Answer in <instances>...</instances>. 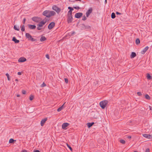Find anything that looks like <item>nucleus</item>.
Wrapping results in <instances>:
<instances>
[{"instance_id":"f257e3e1","label":"nucleus","mask_w":152,"mask_h":152,"mask_svg":"<svg viewBox=\"0 0 152 152\" xmlns=\"http://www.w3.org/2000/svg\"><path fill=\"white\" fill-rule=\"evenodd\" d=\"M55 14L56 12L54 11L47 10L44 11L42 13V15H43L48 18H50Z\"/></svg>"},{"instance_id":"f03ea898","label":"nucleus","mask_w":152,"mask_h":152,"mask_svg":"<svg viewBox=\"0 0 152 152\" xmlns=\"http://www.w3.org/2000/svg\"><path fill=\"white\" fill-rule=\"evenodd\" d=\"M108 103V101L107 100H105L101 101L99 103V105L103 109L105 108L106 106Z\"/></svg>"},{"instance_id":"7ed1b4c3","label":"nucleus","mask_w":152,"mask_h":152,"mask_svg":"<svg viewBox=\"0 0 152 152\" xmlns=\"http://www.w3.org/2000/svg\"><path fill=\"white\" fill-rule=\"evenodd\" d=\"M32 20L35 22L38 23L42 20V19L40 18L37 17H34L32 18Z\"/></svg>"},{"instance_id":"20e7f679","label":"nucleus","mask_w":152,"mask_h":152,"mask_svg":"<svg viewBox=\"0 0 152 152\" xmlns=\"http://www.w3.org/2000/svg\"><path fill=\"white\" fill-rule=\"evenodd\" d=\"M47 21V20L45 18V19L43 20L42 21H40L39 24L37 25V26H39L42 27L44 25Z\"/></svg>"},{"instance_id":"39448f33","label":"nucleus","mask_w":152,"mask_h":152,"mask_svg":"<svg viewBox=\"0 0 152 152\" xmlns=\"http://www.w3.org/2000/svg\"><path fill=\"white\" fill-rule=\"evenodd\" d=\"M52 9L58 13H59L61 11V9L56 5L53 6L52 7Z\"/></svg>"},{"instance_id":"423d86ee","label":"nucleus","mask_w":152,"mask_h":152,"mask_svg":"<svg viewBox=\"0 0 152 152\" xmlns=\"http://www.w3.org/2000/svg\"><path fill=\"white\" fill-rule=\"evenodd\" d=\"M55 23L54 22H51L49 24L48 26V29L50 30L52 29L55 26Z\"/></svg>"},{"instance_id":"0eeeda50","label":"nucleus","mask_w":152,"mask_h":152,"mask_svg":"<svg viewBox=\"0 0 152 152\" xmlns=\"http://www.w3.org/2000/svg\"><path fill=\"white\" fill-rule=\"evenodd\" d=\"M72 15H67V22L68 23H71L73 20Z\"/></svg>"},{"instance_id":"6e6552de","label":"nucleus","mask_w":152,"mask_h":152,"mask_svg":"<svg viewBox=\"0 0 152 152\" xmlns=\"http://www.w3.org/2000/svg\"><path fill=\"white\" fill-rule=\"evenodd\" d=\"M83 15V14L81 12H78L76 13L75 15V18H79L81 17Z\"/></svg>"},{"instance_id":"1a4fd4ad","label":"nucleus","mask_w":152,"mask_h":152,"mask_svg":"<svg viewBox=\"0 0 152 152\" xmlns=\"http://www.w3.org/2000/svg\"><path fill=\"white\" fill-rule=\"evenodd\" d=\"M69 124L67 123H63L62 125V129H66V127L69 125Z\"/></svg>"},{"instance_id":"9d476101","label":"nucleus","mask_w":152,"mask_h":152,"mask_svg":"<svg viewBox=\"0 0 152 152\" xmlns=\"http://www.w3.org/2000/svg\"><path fill=\"white\" fill-rule=\"evenodd\" d=\"M92 9L91 8H90L86 13L87 17H88L90 14L92 12Z\"/></svg>"},{"instance_id":"9b49d317","label":"nucleus","mask_w":152,"mask_h":152,"mask_svg":"<svg viewBox=\"0 0 152 152\" xmlns=\"http://www.w3.org/2000/svg\"><path fill=\"white\" fill-rule=\"evenodd\" d=\"M47 119H48V118H44L43 119H42L41 120V121L40 124H41V125L42 126H43L44 125V124L45 123L46 121H47Z\"/></svg>"},{"instance_id":"f8f14e48","label":"nucleus","mask_w":152,"mask_h":152,"mask_svg":"<svg viewBox=\"0 0 152 152\" xmlns=\"http://www.w3.org/2000/svg\"><path fill=\"white\" fill-rule=\"evenodd\" d=\"M26 59L24 57H21L19 58L18 60L19 62H24L26 61Z\"/></svg>"},{"instance_id":"ddd939ff","label":"nucleus","mask_w":152,"mask_h":152,"mask_svg":"<svg viewBox=\"0 0 152 152\" xmlns=\"http://www.w3.org/2000/svg\"><path fill=\"white\" fill-rule=\"evenodd\" d=\"M143 136L148 139H151L152 138V136L150 134H142Z\"/></svg>"},{"instance_id":"4468645a","label":"nucleus","mask_w":152,"mask_h":152,"mask_svg":"<svg viewBox=\"0 0 152 152\" xmlns=\"http://www.w3.org/2000/svg\"><path fill=\"white\" fill-rule=\"evenodd\" d=\"M28 28L31 29H34L36 28V26L34 25H31V24H28Z\"/></svg>"},{"instance_id":"2eb2a0df","label":"nucleus","mask_w":152,"mask_h":152,"mask_svg":"<svg viewBox=\"0 0 152 152\" xmlns=\"http://www.w3.org/2000/svg\"><path fill=\"white\" fill-rule=\"evenodd\" d=\"M148 46H146L145 48L141 51V53L142 54H144L145 52L147 51L148 49Z\"/></svg>"},{"instance_id":"dca6fc26","label":"nucleus","mask_w":152,"mask_h":152,"mask_svg":"<svg viewBox=\"0 0 152 152\" xmlns=\"http://www.w3.org/2000/svg\"><path fill=\"white\" fill-rule=\"evenodd\" d=\"M26 38L30 40L31 38H32L31 36L28 33H26Z\"/></svg>"},{"instance_id":"f3484780","label":"nucleus","mask_w":152,"mask_h":152,"mask_svg":"<svg viewBox=\"0 0 152 152\" xmlns=\"http://www.w3.org/2000/svg\"><path fill=\"white\" fill-rule=\"evenodd\" d=\"M12 40L14 41L15 43H18L20 42L19 40L17 39L15 37H13Z\"/></svg>"},{"instance_id":"a211bd4d","label":"nucleus","mask_w":152,"mask_h":152,"mask_svg":"<svg viewBox=\"0 0 152 152\" xmlns=\"http://www.w3.org/2000/svg\"><path fill=\"white\" fill-rule=\"evenodd\" d=\"M136 56V53L134 52H132L130 57L131 58H133Z\"/></svg>"},{"instance_id":"6ab92c4d","label":"nucleus","mask_w":152,"mask_h":152,"mask_svg":"<svg viewBox=\"0 0 152 152\" xmlns=\"http://www.w3.org/2000/svg\"><path fill=\"white\" fill-rule=\"evenodd\" d=\"M46 40V38L44 36H42L40 39V41H43Z\"/></svg>"},{"instance_id":"aec40b11","label":"nucleus","mask_w":152,"mask_h":152,"mask_svg":"<svg viewBox=\"0 0 152 152\" xmlns=\"http://www.w3.org/2000/svg\"><path fill=\"white\" fill-rule=\"evenodd\" d=\"M94 124V122L92 123H88L87 124V126L88 128L91 127Z\"/></svg>"},{"instance_id":"412c9836","label":"nucleus","mask_w":152,"mask_h":152,"mask_svg":"<svg viewBox=\"0 0 152 152\" xmlns=\"http://www.w3.org/2000/svg\"><path fill=\"white\" fill-rule=\"evenodd\" d=\"M65 103H64L61 106V107H59L58 109H57V111L58 112H60L61 111L63 108V106L64 105Z\"/></svg>"},{"instance_id":"4be33fe9","label":"nucleus","mask_w":152,"mask_h":152,"mask_svg":"<svg viewBox=\"0 0 152 152\" xmlns=\"http://www.w3.org/2000/svg\"><path fill=\"white\" fill-rule=\"evenodd\" d=\"M20 28H21V31H24L25 30V26L24 25H21Z\"/></svg>"},{"instance_id":"5701e85b","label":"nucleus","mask_w":152,"mask_h":152,"mask_svg":"<svg viewBox=\"0 0 152 152\" xmlns=\"http://www.w3.org/2000/svg\"><path fill=\"white\" fill-rule=\"evenodd\" d=\"M147 78L148 80H150L152 79V77L151 75L148 73L147 74Z\"/></svg>"},{"instance_id":"b1692460","label":"nucleus","mask_w":152,"mask_h":152,"mask_svg":"<svg viewBox=\"0 0 152 152\" xmlns=\"http://www.w3.org/2000/svg\"><path fill=\"white\" fill-rule=\"evenodd\" d=\"M135 43L137 45H138L140 43V40L139 39L137 38L136 39Z\"/></svg>"},{"instance_id":"393cba45","label":"nucleus","mask_w":152,"mask_h":152,"mask_svg":"<svg viewBox=\"0 0 152 152\" xmlns=\"http://www.w3.org/2000/svg\"><path fill=\"white\" fill-rule=\"evenodd\" d=\"M111 18L113 19L115 17V14L113 12L112 13L111 15Z\"/></svg>"},{"instance_id":"a878e982","label":"nucleus","mask_w":152,"mask_h":152,"mask_svg":"<svg viewBox=\"0 0 152 152\" xmlns=\"http://www.w3.org/2000/svg\"><path fill=\"white\" fill-rule=\"evenodd\" d=\"M145 97L147 99L149 100L150 99V97L149 96L148 94H146L145 95Z\"/></svg>"},{"instance_id":"bb28decb","label":"nucleus","mask_w":152,"mask_h":152,"mask_svg":"<svg viewBox=\"0 0 152 152\" xmlns=\"http://www.w3.org/2000/svg\"><path fill=\"white\" fill-rule=\"evenodd\" d=\"M72 11L69 10L68 12L67 15H72Z\"/></svg>"},{"instance_id":"cd10ccee","label":"nucleus","mask_w":152,"mask_h":152,"mask_svg":"<svg viewBox=\"0 0 152 152\" xmlns=\"http://www.w3.org/2000/svg\"><path fill=\"white\" fill-rule=\"evenodd\" d=\"M14 28L15 30L17 31H19L20 30V28L19 27H18V28H17L15 25L14 27Z\"/></svg>"},{"instance_id":"c85d7f7f","label":"nucleus","mask_w":152,"mask_h":152,"mask_svg":"<svg viewBox=\"0 0 152 152\" xmlns=\"http://www.w3.org/2000/svg\"><path fill=\"white\" fill-rule=\"evenodd\" d=\"M67 146L70 149V151H73L72 148L70 146L68 145V144H66Z\"/></svg>"},{"instance_id":"c756f323","label":"nucleus","mask_w":152,"mask_h":152,"mask_svg":"<svg viewBox=\"0 0 152 152\" xmlns=\"http://www.w3.org/2000/svg\"><path fill=\"white\" fill-rule=\"evenodd\" d=\"M120 142L121 143L123 144H124L125 142V141L124 140H120Z\"/></svg>"},{"instance_id":"7c9ffc66","label":"nucleus","mask_w":152,"mask_h":152,"mask_svg":"<svg viewBox=\"0 0 152 152\" xmlns=\"http://www.w3.org/2000/svg\"><path fill=\"white\" fill-rule=\"evenodd\" d=\"M14 142V140L13 139H11L9 141V143H12L13 142Z\"/></svg>"},{"instance_id":"2f4dec72","label":"nucleus","mask_w":152,"mask_h":152,"mask_svg":"<svg viewBox=\"0 0 152 152\" xmlns=\"http://www.w3.org/2000/svg\"><path fill=\"white\" fill-rule=\"evenodd\" d=\"M6 75L7 77L8 80H10V79L9 77V74L8 73H7L6 74Z\"/></svg>"},{"instance_id":"473e14b6","label":"nucleus","mask_w":152,"mask_h":152,"mask_svg":"<svg viewBox=\"0 0 152 152\" xmlns=\"http://www.w3.org/2000/svg\"><path fill=\"white\" fill-rule=\"evenodd\" d=\"M34 96L32 95H30V97H29V99L30 100H32L33 98H34Z\"/></svg>"},{"instance_id":"72a5a7b5","label":"nucleus","mask_w":152,"mask_h":152,"mask_svg":"<svg viewBox=\"0 0 152 152\" xmlns=\"http://www.w3.org/2000/svg\"><path fill=\"white\" fill-rule=\"evenodd\" d=\"M46 84L43 82V83L41 85V87H43L45 86H46Z\"/></svg>"},{"instance_id":"f704fd0d","label":"nucleus","mask_w":152,"mask_h":152,"mask_svg":"<svg viewBox=\"0 0 152 152\" xmlns=\"http://www.w3.org/2000/svg\"><path fill=\"white\" fill-rule=\"evenodd\" d=\"M30 40L33 42H34V41H36V39H34V38H32H32H31Z\"/></svg>"},{"instance_id":"c9c22d12","label":"nucleus","mask_w":152,"mask_h":152,"mask_svg":"<svg viewBox=\"0 0 152 152\" xmlns=\"http://www.w3.org/2000/svg\"><path fill=\"white\" fill-rule=\"evenodd\" d=\"M68 9L69 10H69L72 11L73 10V8H72L70 7H68Z\"/></svg>"},{"instance_id":"e433bc0d","label":"nucleus","mask_w":152,"mask_h":152,"mask_svg":"<svg viewBox=\"0 0 152 152\" xmlns=\"http://www.w3.org/2000/svg\"><path fill=\"white\" fill-rule=\"evenodd\" d=\"M86 19L87 18H86V16L85 15H84V16H83L82 20H86Z\"/></svg>"},{"instance_id":"4c0bfd02","label":"nucleus","mask_w":152,"mask_h":152,"mask_svg":"<svg viewBox=\"0 0 152 152\" xmlns=\"http://www.w3.org/2000/svg\"><path fill=\"white\" fill-rule=\"evenodd\" d=\"M26 21V19L25 18H23V25L25 24Z\"/></svg>"},{"instance_id":"58836bf2","label":"nucleus","mask_w":152,"mask_h":152,"mask_svg":"<svg viewBox=\"0 0 152 152\" xmlns=\"http://www.w3.org/2000/svg\"><path fill=\"white\" fill-rule=\"evenodd\" d=\"M73 8L77 10H79L80 9V8L79 7H74Z\"/></svg>"},{"instance_id":"ea45409f","label":"nucleus","mask_w":152,"mask_h":152,"mask_svg":"<svg viewBox=\"0 0 152 152\" xmlns=\"http://www.w3.org/2000/svg\"><path fill=\"white\" fill-rule=\"evenodd\" d=\"M64 80H65V82L66 83H68V79L65 78H64Z\"/></svg>"},{"instance_id":"a19ab883","label":"nucleus","mask_w":152,"mask_h":152,"mask_svg":"<svg viewBox=\"0 0 152 152\" xmlns=\"http://www.w3.org/2000/svg\"><path fill=\"white\" fill-rule=\"evenodd\" d=\"M137 95L139 96H141L142 95V94L140 92H138L137 93Z\"/></svg>"},{"instance_id":"79ce46f5","label":"nucleus","mask_w":152,"mask_h":152,"mask_svg":"<svg viewBox=\"0 0 152 152\" xmlns=\"http://www.w3.org/2000/svg\"><path fill=\"white\" fill-rule=\"evenodd\" d=\"M22 93L23 94H26V91L24 90H22Z\"/></svg>"},{"instance_id":"37998d69","label":"nucleus","mask_w":152,"mask_h":152,"mask_svg":"<svg viewBox=\"0 0 152 152\" xmlns=\"http://www.w3.org/2000/svg\"><path fill=\"white\" fill-rule=\"evenodd\" d=\"M145 152H150V150L149 148H147Z\"/></svg>"},{"instance_id":"c03bdc74","label":"nucleus","mask_w":152,"mask_h":152,"mask_svg":"<svg viewBox=\"0 0 152 152\" xmlns=\"http://www.w3.org/2000/svg\"><path fill=\"white\" fill-rule=\"evenodd\" d=\"M41 26H38V27L37 28V29L38 30H40L41 29Z\"/></svg>"},{"instance_id":"a18cd8bd","label":"nucleus","mask_w":152,"mask_h":152,"mask_svg":"<svg viewBox=\"0 0 152 152\" xmlns=\"http://www.w3.org/2000/svg\"><path fill=\"white\" fill-rule=\"evenodd\" d=\"M46 57L48 59H49V56L48 54H47L46 55Z\"/></svg>"},{"instance_id":"49530a36","label":"nucleus","mask_w":152,"mask_h":152,"mask_svg":"<svg viewBox=\"0 0 152 152\" xmlns=\"http://www.w3.org/2000/svg\"><path fill=\"white\" fill-rule=\"evenodd\" d=\"M116 14L117 15H121V13H120V12H116Z\"/></svg>"},{"instance_id":"de8ad7c7","label":"nucleus","mask_w":152,"mask_h":152,"mask_svg":"<svg viewBox=\"0 0 152 152\" xmlns=\"http://www.w3.org/2000/svg\"><path fill=\"white\" fill-rule=\"evenodd\" d=\"M21 74V73L20 72H18V75H20Z\"/></svg>"},{"instance_id":"09e8293b","label":"nucleus","mask_w":152,"mask_h":152,"mask_svg":"<svg viewBox=\"0 0 152 152\" xmlns=\"http://www.w3.org/2000/svg\"><path fill=\"white\" fill-rule=\"evenodd\" d=\"M34 152H40L39 150H36L34 151Z\"/></svg>"},{"instance_id":"8fccbe9b","label":"nucleus","mask_w":152,"mask_h":152,"mask_svg":"<svg viewBox=\"0 0 152 152\" xmlns=\"http://www.w3.org/2000/svg\"><path fill=\"white\" fill-rule=\"evenodd\" d=\"M149 107L150 108V110H152V107L150 106H149Z\"/></svg>"},{"instance_id":"3c124183","label":"nucleus","mask_w":152,"mask_h":152,"mask_svg":"<svg viewBox=\"0 0 152 152\" xmlns=\"http://www.w3.org/2000/svg\"><path fill=\"white\" fill-rule=\"evenodd\" d=\"M127 137L128 139H131V136H129Z\"/></svg>"},{"instance_id":"603ef678","label":"nucleus","mask_w":152,"mask_h":152,"mask_svg":"<svg viewBox=\"0 0 152 152\" xmlns=\"http://www.w3.org/2000/svg\"><path fill=\"white\" fill-rule=\"evenodd\" d=\"M81 25L83 27H85V28H86V26L84 24H82Z\"/></svg>"},{"instance_id":"864d4df0","label":"nucleus","mask_w":152,"mask_h":152,"mask_svg":"<svg viewBox=\"0 0 152 152\" xmlns=\"http://www.w3.org/2000/svg\"><path fill=\"white\" fill-rule=\"evenodd\" d=\"M21 152H27V151L25 150H23Z\"/></svg>"},{"instance_id":"5fc2aeb1","label":"nucleus","mask_w":152,"mask_h":152,"mask_svg":"<svg viewBox=\"0 0 152 152\" xmlns=\"http://www.w3.org/2000/svg\"><path fill=\"white\" fill-rule=\"evenodd\" d=\"M17 97H19L20 96V95L19 94H18L17 95Z\"/></svg>"},{"instance_id":"6e6d98bb","label":"nucleus","mask_w":152,"mask_h":152,"mask_svg":"<svg viewBox=\"0 0 152 152\" xmlns=\"http://www.w3.org/2000/svg\"><path fill=\"white\" fill-rule=\"evenodd\" d=\"M75 33V32L74 31H73V32H72V34H74Z\"/></svg>"},{"instance_id":"4d7b16f0","label":"nucleus","mask_w":152,"mask_h":152,"mask_svg":"<svg viewBox=\"0 0 152 152\" xmlns=\"http://www.w3.org/2000/svg\"><path fill=\"white\" fill-rule=\"evenodd\" d=\"M75 0L76 1H81V0Z\"/></svg>"},{"instance_id":"13d9d810","label":"nucleus","mask_w":152,"mask_h":152,"mask_svg":"<svg viewBox=\"0 0 152 152\" xmlns=\"http://www.w3.org/2000/svg\"><path fill=\"white\" fill-rule=\"evenodd\" d=\"M15 80L16 81H18V79H16Z\"/></svg>"},{"instance_id":"bf43d9fd","label":"nucleus","mask_w":152,"mask_h":152,"mask_svg":"<svg viewBox=\"0 0 152 152\" xmlns=\"http://www.w3.org/2000/svg\"><path fill=\"white\" fill-rule=\"evenodd\" d=\"M107 0H105V2H106H106H107Z\"/></svg>"},{"instance_id":"052dcab7","label":"nucleus","mask_w":152,"mask_h":152,"mask_svg":"<svg viewBox=\"0 0 152 152\" xmlns=\"http://www.w3.org/2000/svg\"><path fill=\"white\" fill-rule=\"evenodd\" d=\"M134 152H137V151H134Z\"/></svg>"}]
</instances>
